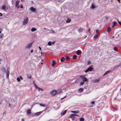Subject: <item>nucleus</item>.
I'll use <instances>...</instances> for the list:
<instances>
[{
	"mask_svg": "<svg viewBox=\"0 0 121 121\" xmlns=\"http://www.w3.org/2000/svg\"><path fill=\"white\" fill-rule=\"evenodd\" d=\"M38 89V91H43V89L39 87Z\"/></svg>",
	"mask_w": 121,
	"mask_h": 121,
	"instance_id": "nucleus-28",
	"label": "nucleus"
},
{
	"mask_svg": "<svg viewBox=\"0 0 121 121\" xmlns=\"http://www.w3.org/2000/svg\"><path fill=\"white\" fill-rule=\"evenodd\" d=\"M31 110L30 109L28 110L27 111V113L28 114H30L31 113Z\"/></svg>",
	"mask_w": 121,
	"mask_h": 121,
	"instance_id": "nucleus-18",
	"label": "nucleus"
},
{
	"mask_svg": "<svg viewBox=\"0 0 121 121\" xmlns=\"http://www.w3.org/2000/svg\"><path fill=\"white\" fill-rule=\"evenodd\" d=\"M76 53L78 55H79L81 54L82 52L80 50H78L76 52Z\"/></svg>",
	"mask_w": 121,
	"mask_h": 121,
	"instance_id": "nucleus-9",
	"label": "nucleus"
},
{
	"mask_svg": "<svg viewBox=\"0 0 121 121\" xmlns=\"http://www.w3.org/2000/svg\"><path fill=\"white\" fill-rule=\"evenodd\" d=\"M33 43L27 44L25 47V48L26 49H30L32 46Z\"/></svg>",
	"mask_w": 121,
	"mask_h": 121,
	"instance_id": "nucleus-3",
	"label": "nucleus"
},
{
	"mask_svg": "<svg viewBox=\"0 0 121 121\" xmlns=\"http://www.w3.org/2000/svg\"><path fill=\"white\" fill-rule=\"evenodd\" d=\"M30 9L32 12L36 13V8H34L33 7H31L30 8Z\"/></svg>",
	"mask_w": 121,
	"mask_h": 121,
	"instance_id": "nucleus-6",
	"label": "nucleus"
},
{
	"mask_svg": "<svg viewBox=\"0 0 121 121\" xmlns=\"http://www.w3.org/2000/svg\"><path fill=\"white\" fill-rule=\"evenodd\" d=\"M84 119L83 117H81L80 119V121H84Z\"/></svg>",
	"mask_w": 121,
	"mask_h": 121,
	"instance_id": "nucleus-30",
	"label": "nucleus"
},
{
	"mask_svg": "<svg viewBox=\"0 0 121 121\" xmlns=\"http://www.w3.org/2000/svg\"><path fill=\"white\" fill-rule=\"evenodd\" d=\"M52 43L50 41H49L48 42V45L50 46L52 45Z\"/></svg>",
	"mask_w": 121,
	"mask_h": 121,
	"instance_id": "nucleus-31",
	"label": "nucleus"
},
{
	"mask_svg": "<svg viewBox=\"0 0 121 121\" xmlns=\"http://www.w3.org/2000/svg\"><path fill=\"white\" fill-rule=\"evenodd\" d=\"M59 2H60V0H59V1H58Z\"/></svg>",
	"mask_w": 121,
	"mask_h": 121,
	"instance_id": "nucleus-61",
	"label": "nucleus"
},
{
	"mask_svg": "<svg viewBox=\"0 0 121 121\" xmlns=\"http://www.w3.org/2000/svg\"><path fill=\"white\" fill-rule=\"evenodd\" d=\"M28 21V19L27 17L25 18L23 20V25H26Z\"/></svg>",
	"mask_w": 121,
	"mask_h": 121,
	"instance_id": "nucleus-2",
	"label": "nucleus"
},
{
	"mask_svg": "<svg viewBox=\"0 0 121 121\" xmlns=\"http://www.w3.org/2000/svg\"><path fill=\"white\" fill-rule=\"evenodd\" d=\"M20 78H21V79H22V76H20Z\"/></svg>",
	"mask_w": 121,
	"mask_h": 121,
	"instance_id": "nucleus-51",
	"label": "nucleus"
},
{
	"mask_svg": "<svg viewBox=\"0 0 121 121\" xmlns=\"http://www.w3.org/2000/svg\"><path fill=\"white\" fill-rule=\"evenodd\" d=\"M119 64L120 65H121V62Z\"/></svg>",
	"mask_w": 121,
	"mask_h": 121,
	"instance_id": "nucleus-59",
	"label": "nucleus"
},
{
	"mask_svg": "<svg viewBox=\"0 0 121 121\" xmlns=\"http://www.w3.org/2000/svg\"><path fill=\"white\" fill-rule=\"evenodd\" d=\"M1 9L7 12L8 9V7L6 5L4 4L1 6Z\"/></svg>",
	"mask_w": 121,
	"mask_h": 121,
	"instance_id": "nucleus-1",
	"label": "nucleus"
},
{
	"mask_svg": "<svg viewBox=\"0 0 121 121\" xmlns=\"http://www.w3.org/2000/svg\"><path fill=\"white\" fill-rule=\"evenodd\" d=\"M110 71H107L104 74L103 76H104L106 74H108V73H109L110 72Z\"/></svg>",
	"mask_w": 121,
	"mask_h": 121,
	"instance_id": "nucleus-23",
	"label": "nucleus"
},
{
	"mask_svg": "<svg viewBox=\"0 0 121 121\" xmlns=\"http://www.w3.org/2000/svg\"><path fill=\"white\" fill-rule=\"evenodd\" d=\"M91 7V9H94V8H95V6L93 4H92Z\"/></svg>",
	"mask_w": 121,
	"mask_h": 121,
	"instance_id": "nucleus-19",
	"label": "nucleus"
},
{
	"mask_svg": "<svg viewBox=\"0 0 121 121\" xmlns=\"http://www.w3.org/2000/svg\"><path fill=\"white\" fill-rule=\"evenodd\" d=\"M34 86H35V88H36V89H38V88H39V87L37 86L36 85V84H35V85H34Z\"/></svg>",
	"mask_w": 121,
	"mask_h": 121,
	"instance_id": "nucleus-36",
	"label": "nucleus"
},
{
	"mask_svg": "<svg viewBox=\"0 0 121 121\" xmlns=\"http://www.w3.org/2000/svg\"><path fill=\"white\" fill-rule=\"evenodd\" d=\"M113 49L115 51L118 52V51L117 50V48L116 47H114V48Z\"/></svg>",
	"mask_w": 121,
	"mask_h": 121,
	"instance_id": "nucleus-39",
	"label": "nucleus"
},
{
	"mask_svg": "<svg viewBox=\"0 0 121 121\" xmlns=\"http://www.w3.org/2000/svg\"><path fill=\"white\" fill-rule=\"evenodd\" d=\"M79 81V80L78 79H77L75 81V82L76 83H77Z\"/></svg>",
	"mask_w": 121,
	"mask_h": 121,
	"instance_id": "nucleus-45",
	"label": "nucleus"
},
{
	"mask_svg": "<svg viewBox=\"0 0 121 121\" xmlns=\"http://www.w3.org/2000/svg\"><path fill=\"white\" fill-rule=\"evenodd\" d=\"M24 119L23 118H22V121H24Z\"/></svg>",
	"mask_w": 121,
	"mask_h": 121,
	"instance_id": "nucleus-53",
	"label": "nucleus"
},
{
	"mask_svg": "<svg viewBox=\"0 0 121 121\" xmlns=\"http://www.w3.org/2000/svg\"><path fill=\"white\" fill-rule=\"evenodd\" d=\"M83 91V89L82 88H80L78 90V91L79 92H82Z\"/></svg>",
	"mask_w": 121,
	"mask_h": 121,
	"instance_id": "nucleus-13",
	"label": "nucleus"
},
{
	"mask_svg": "<svg viewBox=\"0 0 121 121\" xmlns=\"http://www.w3.org/2000/svg\"><path fill=\"white\" fill-rule=\"evenodd\" d=\"M67 111V110H66L64 111H62L61 112V114L62 115H64Z\"/></svg>",
	"mask_w": 121,
	"mask_h": 121,
	"instance_id": "nucleus-7",
	"label": "nucleus"
},
{
	"mask_svg": "<svg viewBox=\"0 0 121 121\" xmlns=\"http://www.w3.org/2000/svg\"><path fill=\"white\" fill-rule=\"evenodd\" d=\"M83 31V30L82 29H79L78 30V31L79 33L82 32Z\"/></svg>",
	"mask_w": 121,
	"mask_h": 121,
	"instance_id": "nucleus-25",
	"label": "nucleus"
},
{
	"mask_svg": "<svg viewBox=\"0 0 121 121\" xmlns=\"http://www.w3.org/2000/svg\"><path fill=\"white\" fill-rule=\"evenodd\" d=\"M118 23L121 25V22L120 21L118 22Z\"/></svg>",
	"mask_w": 121,
	"mask_h": 121,
	"instance_id": "nucleus-47",
	"label": "nucleus"
},
{
	"mask_svg": "<svg viewBox=\"0 0 121 121\" xmlns=\"http://www.w3.org/2000/svg\"><path fill=\"white\" fill-rule=\"evenodd\" d=\"M33 49L31 51V53H32V52H33Z\"/></svg>",
	"mask_w": 121,
	"mask_h": 121,
	"instance_id": "nucleus-50",
	"label": "nucleus"
},
{
	"mask_svg": "<svg viewBox=\"0 0 121 121\" xmlns=\"http://www.w3.org/2000/svg\"><path fill=\"white\" fill-rule=\"evenodd\" d=\"M66 95H65V96H64L63 97L61 98L60 99L62 100V99H63L66 98Z\"/></svg>",
	"mask_w": 121,
	"mask_h": 121,
	"instance_id": "nucleus-43",
	"label": "nucleus"
},
{
	"mask_svg": "<svg viewBox=\"0 0 121 121\" xmlns=\"http://www.w3.org/2000/svg\"><path fill=\"white\" fill-rule=\"evenodd\" d=\"M82 80L84 82H85L87 80V78H85L83 79Z\"/></svg>",
	"mask_w": 121,
	"mask_h": 121,
	"instance_id": "nucleus-34",
	"label": "nucleus"
},
{
	"mask_svg": "<svg viewBox=\"0 0 121 121\" xmlns=\"http://www.w3.org/2000/svg\"><path fill=\"white\" fill-rule=\"evenodd\" d=\"M111 30V27H108L107 29V31L108 32H110Z\"/></svg>",
	"mask_w": 121,
	"mask_h": 121,
	"instance_id": "nucleus-20",
	"label": "nucleus"
},
{
	"mask_svg": "<svg viewBox=\"0 0 121 121\" xmlns=\"http://www.w3.org/2000/svg\"><path fill=\"white\" fill-rule=\"evenodd\" d=\"M95 103L94 101H93L91 102V104H93Z\"/></svg>",
	"mask_w": 121,
	"mask_h": 121,
	"instance_id": "nucleus-46",
	"label": "nucleus"
},
{
	"mask_svg": "<svg viewBox=\"0 0 121 121\" xmlns=\"http://www.w3.org/2000/svg\"><path fill=\"white\" fill-rule=\"evenodd\" d=\"M84 83L85 82H82L80 83V85H82L84 84Z\"/></svg>",
	"mask_w": 121,
	"mask_h": 121,
	"instance_id": "nucleus-38",
	"label": "nucleus"
},
{
	"mask_svg": "<svg viewBox=\"0 0 121 121\" xmlns=\"http://www.w3.org/2000/svg\"><path fill=\"white\" fill-rule=\"evenodd\" d=\"M55 61L54 60L53 61H52V66H54L55 65Z\"/></svg>",
	"mask_w": 121,
	"mask_h": 121,
	"instance_id": "nucleus-35",
	"label": "nucleus"
},
{
	"mask_svg": "<svg viewBox=\"0 0 121 121\" xmlns=\"http://www.w3.org/2000/svg\"><path fill=\"white\" fill-rule=\"evenodd\" d=\"M17 80L18 82H19L20 81V78H17Z\"/></svg>",
	"mask_w": 121,
	"mask_h": 121,
	"instance_id": "nucleus-41",
	"label": "nucleus"
},
{
	"mask_svg": "<svg viewBox=\"0 0 121 121\" xmlns=\"http://www.w3.org/2000/svg\"><path fill=\"white\" fill-rule=\"evenodd\" d=\"M19 3V2L18 1H16L15 4V6L16 7H17V9H18L19 8V5H18Z\"/></svg>",
	"mask_w": 121,
	"mask_h": 121,
	"instance_id": "nucleus-8",
	"label": "nucleus"
},
{
	"mask_svg": "<svg viewBox=\"0 0 121 121\" xmlns=\"http://www.w3.org/2000/svg\"><path fill=\"white\" fill-rule=\"evenodd\" d=\"M2 15H2V13H0V16H2Z\"/></svg>",
	"mask_w": 121,
	"mask_h": 121,
	"instance_id": "nucleus-48",
	"label": "nucleus"
},
{
	"mask_svg": "<svg viewBox=\"0 0 121 121\" xmlns=\"http://www.w3.org/2000/svg\"><path fill=\"white\" fill-rule=\"evenodd\" d=\"M117 22H119V21H118V19H117Z\"/></svg>",
	"mask_w": 121,
	"mask_h": 121,
	"instance_id": "nucleus-58",
	"label": "nucleus"
},
{
	"mask_svg": "<svg viewBox=\"0 0 121 121\" xmlns=\"http://www.w3.org/2000/svg\"><path fill=\"white\" fill-rule=\"evenodd\" d=\"M4 36V35L3 34H1L0 35V38H2Z\"/></svg>",
	"mask_w": 121,
	"mask_h": 121,
	"instance_id": "nucleus-29",
	"label": "nucleus"
},
{
	"mask_svg": "<svg viewBox=\"0 0 121 121\" xmlns=\"http://www.w3.org/2000/svg\"><path fill=\"white\" fill-rule=\"evenodd\" d=\"M86 36H85V38H86Z\"/></svg>",
	"mask_w": 121,
	"mask_h": 121,
	"instance_id": "nucleus-63",
	"label": "nucleus"
},
{
	"mask_svg": "<svg viewBox=\"0 0 121 121\" xmlns=\"http://www.w3.org/2000/svg\"><path fill=\"white\" fill-rule=\"evenodd\" d=\"M116 22H113L112 23V27L113 28V27H114L116 25Z\"/></svg>",
	"mask_w": 121,
	"mask_h": 121,
	"instance_id": "nucleus-17",
	"label": "nucleus"
},
{
	"mask_svg": "<svg viewBox=\"0 0 121 121\" xmlns=\"http://www.w3.org/2000/svg\"><path fill=\"white\" fill-rule=\"evenodd\" d=\"M97 120H99V119H98V118H97Z\"/></svg>",
	"mask_w": 121,
	"mask_h": 121,
	"instance_id": "nucleus-62",
	"label": "nucleus"
},
{
	"mask_svg": "<svg viewBox=\"0 0 121 121\" xmlns=\"http://www.w3.org/2000/svg\"><path fill=\"white\" fill-rule=\"evenodd\" d=\"M74 116H72L71 114L70 115V117L73 120H74L75 119V118Z\"/></svg>",
	"mask_w": 121,
	"mask_h": 121,
	"instance_id": "nucleus-24",
	"label": "nucleus"
},
{
	"mask_svg": "<svg viewBox=\"0 0 121 121\" xmlns=\"http://www.w3.org/2000/svg\"><path fill=\"white\" fill-rule=\"evenodd\" d=\"M117 0V1H118V2H119V0Z\"/></svg>",
	"mask_w": 121,
	"mask_h": 121,
	"instance_id": "nucleus-60",
	"label": "nucleus"
},
{
	"mask_svg": "<svg viewBox=\"0 0 121 121\" xmlns=\"http://www.w3.org/2000/svg\"><path fill=\"white\" fill-rule=\"evenodd\" d=\"M55 42V41H54V42H52V43H54V42Z\"/></svg>",
	"mask_w": 121,
	"mask_h": 121,
	"instance_id": "nucleus-64",
	"label": "nucleus"
},
{
	"mask_svg": "<svg viewBox=\"0 0 121 121\" xmlns=\"http://www.w3.org/2000/svg\"><path fill=\"white\" fill-rule=\"evenodd\" d=\"M57 94V91L54 90L50 93L51 94L52 96H54Z\"/></svg>",
	"mask_w": 121,
	"mask_h": 121,
	"instance_id": "nucleus-5",
	"label": "nucleus"
},
{
	"mask_svg": "<svg viewBox=\"0 0 121 121\" xmlns=\"http://www.w3.org/2000/svg\"><path fill=\"white\" fill-rule=\"evenodd\" d=\"M97 38V35H95L94 37V38Z\"/></svg>",
	"mask_w": 121,
	"mask_h": 121,
	"instance_id": "nucleus-42",
	"label": "nucleus"
},
{
	"mask_svg": "<svg viewBox=\"0 0 121 121\" xmlns=\"http://www.w3.org/2000/svg\"><path fill=\"white\" fill-rule=\"evenodd\" d=\"M71 112L73 113H79V111H71Z\"/></svg>",
	"mask_w": 121,
	"mask_h": 121,
	"instance_id": "nucleus-14",
	"label": "nucleus"
},
{
	"mask_svg": "<svg viewBox=\"0 0 121 121\" xmlns=\"http://www.w3.org/2000/svg\"><path fill=\"white\" fill-rule=\"evenodd\" d=\"M39 49L40 50H41V48L40 47H39Z\"/></svg>",
	"mask_w": 121,
	"mask_h": 121,
	"instance_id": "nucleus-55",
	"label": "nucleus"
},
{
	"mask_svg": "<svg viewBox=\"0 0 121 121\" xmlns=\"http://www.w3.org/2000/svg\"><path fill=\"white\" fill-rule=\"evenodd\" d=\"M72 116H78V115L77 114H71Z\"/></svg>",
	"mask_w": 121,
	"mask_h": 121,
	"instance_id": "nucleus-33",
	"label": "nucleus"
},
{
	"mask_svg": "<svg viewBox=\"0 0 121 121\" xmlns=\"http://www.w3.org/2000/svg\"><path fill=\"white\" fill-rule=\"evenodd\" d=\"M56 91L57 93H60L61 92V89H59L57 90Z\"/></svg>",
	"mask_w": 121,
	"mask_h": 121,
	"instance_id": "nucleus-21",
	"label": "nucleus"
},
{
	"mask_svg": "<svg viewBox=\"0 0 121 121\" xmlns=\"http://www.w3.org/2000/svg\"><path fill=\"white\" fill-rule=\"evenodd\" d=\"M80 78H83V79L85 78V76L84 75H81L80 77Z\"/></svg>",
	"mask_w": 121,
	"mask_h": 121,
	"instance_id": "nucleus-37",
	"label": "nucleus"
},
{
	"mask_svg": "<svg viewBox=\"0 0 121 121\" xmlns=\"http://www.w3.org/2000/svg\"><path fill=\"white\" fill-rule=\"evenodd\" d=\"M71 21V19L70 18H68L67 20L66 21L67 23H69Z\"/></svg>",
	"mask_w": 121,
	"mask_h": 121,
	"instance_id": "nucleus-16",
	"label": "nucleus"
},
{
	"mask_svg": "<svg viewBox=\"0 0 121 121\" xmlns=\"http://www.w3.org/2000/svg\"><path fill=\"white\" fill-rule=\"evenodd\" d=\"M65 60V59L64 57L62 58L61 59H60V60L62 62L64 61V60Z\"/></svg>",
	"mask_w": 121,
	"mask_h": 121,
	"instance_id": "nucleus-27",
	"label": "nucleus"
},
{
	"mask_svg": "<svg viewBox=\"0 0 121 121\" xmlns=\"http://www.w3.org/2000/svg\"><path fill=\"white\" fill-rule=\"evenodd\" d=\"M90 61H89V63H88V64H90Z\"/></svg>",
	"mask_w": 121,
	"mask_h": 121,
	"instance_id": "nucleus-57",
	"label": "nucleus"
},
{
	"mask_svg": "<svg viewBox=\"0 0 121 121\" xmlns=\"http://www.w3.org/2000/svg\"><path fill=\"white\" fill-rule=\"evenodd\" d=\"M99 120L100 121L101 120V117H99Z\"/></svg>",
	"mask_w": 121,
	"mask_h": 121,
	"instance_id": "nucleus-54",
	"label": "nucleus"
},
{
	"mask_svg": "<svg viewBox=\"0 0 121 121\" xmlns=\"http://www.w3.org/2000/svg\"><path fill=\"white\" fill-rule=\"evenodd\" d=\"M77 57V56L76 55H74L73 56V59H75Z\"/></svg>",
	"mask_w": 121,
	"mask_h": 121,
	"instance_id": "nucleus-26",
	"label": "nucleus"
},
{
	"mask_svg": "<svg viewBox=\"0 0 121 121\" xmlns=\"http://www.w3.org/2000/svg\"><path fill=\"white\" fill-rule=\"evenodd\" d=\"M1 31L0 30V34H1Z\"/></svg>",
	"mask_w": 121,
	"mask_h": 121,
	"instance_id": "nucleus-56",
	"label": "nucleus"
},
{
	"mask_svg": "<svg viewBox=\"0 0 121 121\" xmlns=\"http://www.w3.org/2000/svg\"><path fill=\"white\" fill-rule=\"evenodd\" d=\"M99 79H97L94 80H93V82L95 83H96L99 82Z\"/></svg>",
	"mask_w": 121,
	"mask_h": 121,
	"instance_id": "nucleus-12",
	"label": "nucleus"
},
{
	"mask_svg": "<svg viewBox=\"0 0 121 121\" xmlns=\"http://www.w3.org/2000/svg\"><path fill=\"white\" fill-rule=\"evenodd\" d=\"M27 77L28 78H30L31 77V76L30 74H28L27 75Z\"/></svg>",
	"mask_w": 121,
	"mask_h": 121,
	"instance_id": "nucleus-32",
	"label": "nucleus"
},
{
	"mask_svg": "<svg viewBox=\"0 0 121 121\" xmlns=\"http://www.w3.org/2000/svg\"><path fill=\"white\" fill-rule=\"evenodd\" d=\"M39 105L40 106L42 107H45L46 106L45 104H39Z\"/></svg>",
	"mask_w": 121,
	"mask_h": 121,
	"instance_id": "nucleus-22",
	"label": "nucleus"
},
{
	"mask_svg": "<svg viewBox=\"0 0 121 121\" xmlns=\"http://www.w3.org/2000/svg\"><path fill=\"white\" fill-rule=\"evenodd\" d=\"M20 8H23V6H22V5L21 6H20Z\"/></svg>",
	"mask_w": 121,
	"mask_h": 121,
	"instance_id": "nucleus-49",
	"label": "nucleus"
},
{
	"mask_svg": "<svg viewBox=\"0 0 121 121\" xmlns=\"http://www.w3.org/2000/svg\"><path fill=\"white\" fill-rule=\"evenodd\" d=\"M36 29L34 28H32L31 30V31L32 32L36 31Z\"/></svg>",
	"mask_w": 121,
	"mask_h": 121,
	"instance_id": "nucleus-15",
	"label": "nucleus"
},
{
	"mask_svg": "<svg viewBox=\"0 0 121 121\" xmlns=\"http://www.w3.org/2000/svg\"><path fill=\"white\" fill-rule=\"evenodd\" d=\"M65 58H66V59L67 60H69V56H66L65 57Z\"/></svg>",
	"mask_w": 121,
	"mask_h": 121,
	"instance_id": "nucleus-40",
	"label": "nucleus"
},
{
	"mask_svg": "<svg viewBox=\"0 0 121 121\" xmlns=\"http://www.w3.org/2000/svg\"><path fill=\"white\" fill-rule=\"evenodd\" d=\"M99 32V31L98 30H96V33H97Z\"/></svg>",
	"mask_w": 121,
	"mask_h": 121,
	"instance_id": "nucleus-52",
	"label": "nucleus"
},
{
	"mask_svg": "<svg viewBox=\"0 0 121 121\" xmlns=\"http://www.w3.org/2000/svg\"><path fill=\"white\" fill-rule=\"evenodd\" d=\"M51 33H55V31L52 30H51Z\"/></svg>",
	"mask_w": 121,
	"mask_h": 121,
	"instance_id": "nucleus-44",
	"label": "nucleus"
},
{
	"mask_svg": "<svg viewBox=\"0 0 121 121\" xmlns=\"http://www.w3.org/2000/svg\"><path fill=\"white\" fill-rule=\"evenodd\" d=\"M92 68L91 67H90L85 71V72L87 73L89 71H91L92 70Z\"/></svg>",
	"mask_w": 121,
	"mask_h": 121,
	"instance_id": "nucleus-4",
	"label": "nucleus"
},
{
	"mask_svg": "<svg viewBox=\"0 0 121 121\" xmlns=\"http://www.w3.org/2000/svg\"><path fill=\"white\" fill-rule=\"evenodd\" d=\"M6 74L7 78H8L9 77V70H7L6 73Z\"/></svg>",
	"mask_w": 121,
	"mask_h": 121,
	"instance_id": "nucleus-10",
	"label": "nucleus"
},
{
	"mask_svg": "<svg viewBox=\"0 0 121 121\" xmlns=\"http://www.w3.org/2000/svg\"><path fill=\"white\" fill-rule=\"evenodd\" d=\"M42 112V111H40L38 112H37L35 113V115L36 116H38L40 115Z\"/></svg>",
	"mask_w": 121,
	"mask_h": 121,
	"instance_id": "nucleus-11",
	"label": "nucleus"
}]
</instances>
